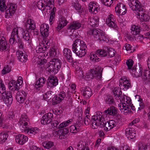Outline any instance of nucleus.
Returning <instances> with one entry per match:
<instances>
[{"mask_svg":"<svg viewBox=\"0 0 150 150\" xmlns=\"http://www.w3.org/2000/svg\"><path fill=\"white\" fill-rule=\"evenodd\" d=\"M46 70L50 73L54 72L55 73L57 72L56 69H55L54 66L51 60L47 64Z\"/></svg>","mask_w":150,"mask_h":150,"instance_id":"obj_35","label":"nucleus"},{"mask_svg":"<svg viewBox=\"0 0 150 150\" xmlns=\"http://www.w3.org/2000/svg\"><path fill=\"white\" fill-rule=\"evenodd\" d=\"M143 79L144 81L147 80L148 81H150V70H145L142 76Z\"/></svg>","mask_w":150,"mask_h":150,"instance_id":"obj_41","label":"nucleus"},{"mask_svg":"<svg viewBox=\"0 0 150 150\" xmlns=\"http://www.w3.org/2000/svg\"><path fill=\"white\" fill-rule=\"evenodd\" d=\"M131 86V84L129 80L127 79L125 77H122L120 80L119 86L121 89L126 91Z\"/></svg>","mask_w":150,"mask_h":150,"instance_id":"obj_10","label":"nucleus"},{"mask_svg":"<svg viewBox=\"0 0 150 150\" xmlns=\"http://www.w3.org/2000/svg\"><path fill=\"white\" fill-rule=\"evenodd\" d=\"M86 49L85 42L79 39L76 40L72 45V51L79 57H82L86 54Z\"/></svg>","mask_w":150,"mask_h":150,"instance_id":"obj_2","label":"nucleus"},{"mask_svg":"<svg viewBox=\"0 0 150 150\" xmlns=\"http://www.w3.org/2000/svg\"><path fill=\"white\" fill-rule=\"evenodd\" d=\"M53 92L50 91H47L43 95V98L45 100H50L53 97Z\"/></svg>","mask_w":150,"mask_h":150,"instance_id":"obj_44","label":"nucleus"},{"mask_svg":"<svg viewBox=\"0 0 150 150\" xmlns=\"http://www.w3.org/2000/svg\"><path fill=\"white\" fill-rule=\"evenodd\" d=\"M71 119H70L60 124L59 126V128H62L64 127L68 126L72 121Z\"/></svg>","mask_w":150,"mask_h":150,"instance_id":"obj_52","label":"nucleus"},{"mask_svg":"<svg viewBox=\"0 0 150 150\" xmlns=\"http://www.w3.org/2000/svg\"><path fill=\"white\" fill-rule=\"evenodd\" d=\"M92 33L93 36L100 41H106L108 40L105 33L101 30L93 29L92 30Z\"/></svg>","mask_w":150,"mask_h":150,"instance_id":"obj_7","label":"nucleus"},{"mask_svg":"<svg viewBox=\"0 0 150 150\" xmlns=\"http://www.w3.org/2000/svg\"><path fill=\"white\" fill-rule=\"evenodd\" d=\"M138 150H146L147 145L144 143L139 142L138 144Z\"/></svg>","mask_w":150,"mask_h":150,"instance_id":"obj_50","label":"nucleus"},{"mask_svg":"<svg viewBox=\"0 0 150 150\" xmlns=\"http://www.w3.org/2000/svg\"><path fill=\"white\" fill-rule=\"evenodd\" d=\"M103 68L100 66H96L95 68L89 70L88 73H86L85 78L93 79L95 78L99 79L102 76Z\"/></svg>","mask_w":150,"mask_h":150,"instance_id":"obj_5","label":"nucleus"},{"mask_svg":"<svg viewBox=\"0 0 150 150\" xmlns=\"http://www.w3.org/2000/svg\"><path fill=\"white\" fill-rule=\"evenodd\" d=\"M106 117L103 115L101 112L99 111L97 112L96 114L92 117V128L95 129L98 127H105V130L108 131L116 127L117 125L116 122L114 120L108 122Z\"/></svg>","mask_w":150,"mask_h":150,"instance_id":"obj_1","label":"nucleus"},{"mask_svg":"<svg viewBox=\"0 0 150 150\" xmlns=\"http://www.w3.org/2000/svg\"><path fill=\"white\" fill-rule=\"evenodd\" d=\"M143 70L142 66L138 64V65H137L133 67L132 73L136 77L142 76Z\"/></svg>","mask_w":150,"mask_h":150,"instance_id":"obj_15","label":"nucleus"},{"mask_svg":"<svg viewBox=\"0 0 150 150\" xmlns=\"http://www.w3.org/2000/svg\"><path fill=\"white\" fill-rule=\"evenodd\" d=\"M87 144L85 142L80 141L77 144L76 146L78 150H81L87 147Z\"/></svg>","mask_w":150,"mask_h":150,"instance_id":"obj_43","label":"nucleus"},{"mask_svg":"<svg viewBox=\"0 0 150 150\" xmlns=\"http://www.w3.org/2000/svg\"><path fill=\"white\" fill-rule=\"evenodd\" d=\"M125 48L126 50L128 53H130L132 52L133 51L131 50L132 47L129 44H125L123 48Z\"/></svg>","mask_w":150,"mask_h":150,"instance_id":"obj_63","label":"nucleus"},{"mask_svg":"<svg viewBox=\"0 0 150 150\" xmlns=\"http://www.w3.org/2000/svg\"><path fill=\"white\" fill-rule=\"evenodd\" d=\"M104 113L106 115H104L105 116H106L107 115H115L117 113V110L115 107L112 106L108 108L106 110H105Z\"/></svg>","mask_w":150,"mask_h":150,"instance_id":"obj_31","label":"nucleus"},{"mask_svg":"<svg viewBox=\"0 0 150 150\" xmlns=\"http://www.w3.org/2000/svg\"><path fill=\"white\" fill-rule=\"evenodd\" d=\"M45 2L44 3L42 2L39 1L37 3L36 5L38 8L40 10H41L43 13V11H44V5L45 4Z\"/></svg>","mask_w":150,"mask_h":150,"instance_id":"obj_51","label":"nucleus"},{"mask_svg":"<svg viewBox=\"0 0 150 150\" xmlns=\"http://www.w3.org/2000/svg\"><path fill=\"white\" fill-rule=\"evenodd\" d=\"M49 26L46 24H41L40 26V30L42 35L44 37H47L49 35Z\"/></svg>","mask_w":150,"mask_h":150,"instance_id":"obj_22","label":"nucleus"},{"mask_svg":"<svg viewBox=\"0 0 150 150\" xmlns=\"http://www.w3.org/2000/svg\"><path fill=\"white\" fill-rule=\"evenodd\" d=\"M63 55L69 62L72 61L71 52L70 49L65 48L63 50Z\"/></svg>","mask_w":150,"mask_h":150,"instance_id":"obj_29","label":"nucleus"},{"mask_svg":"<svg viewBox=\"0 0 150 150\" xmlns=\"http://www.w3.org/2000/svg\"><path fill=\"white\" fill-rule=\"evenodd\" d=\"M9 89L13 91L18 90L19 87L18 85L15 81L12 80L8 84Z\"/></svg>","mask_w":150,"mask_h":150,"instance_id":"obj_36","label":"nucleus"},{"mask_svg":"<svg viewBox=\"0 0 150 150\" xmlns=\"http://www.w3.org/2000/svg\"><path fill=\"white\" fill-rule=\"evenodd\" d=\"M128 5L131 9L135 11L136 14H139L138 12L143 10V7L137 0H129Z\"/></svg>","mask_w":150,"mask_h":150,"instance_id":"obj_9","label":"nucleus"},{"mask_svg":"<svg viewBox=\"0 0 150 150\" xmlns=\"http://www.w3.org/2000/svg\"><path fill=\"white\" fill-rule=\"evenodd\" d=\"M2 98L3 99L4 98H13L11 93L10 91H4V92L2 93Z\"/></svg>","mask_w":150,"mask_h":150,"instance_id":"obj_47","label":"nucleus"},{"mask_svg":"<svg viewBox=\"0 0 150 150\" xmlns=\"http://www.w3.org/2000/svg\"><path fill=\"white\" fill-rule=\"evenodd\" d=\"M18 123L22 132H23L26 128H28L30 122L29 119L25 114L24 113L21 115Z\"/></svg>","mask_w":150,"mask_h":150,"instance_id":"obj_8","label":"nucleus"},{"mask_svg":"<svg viewBox=\"0 0 150 150\" xmlns=\"http://www.w3.org/2000/svg\"><path fill=\"white\" fill-rule=\"evenodd\" d=\"M3 99L4 103L7 105V106L10 105L12 103L13 98H4Z\"/></svg>","mask_w":150,"mask_h":150,"instance_id":"obj_54","label":"nucleus"},{"mask_svg":"<svg viewBox=\"0 0 150 150\" xmlns=\"http://www.w3.org/2000/svg\"><path fill=\"white\" fill-rule=\"evenodd\" d=\"M83 96L86 98L90 97L92 95V92L91 89L88 87H83L81 88Z\"/></svg>","mask_w":150,"mask_h":150,"instance_id":"obj_24","label":"nucleus"},{"mask_svg":"<svg viewBox=\"0 0 150 150\" xmlns=\"http://www.w3.org/2000/svg\"><path fill=\"white\" fill-rule=\"evenodd\" d=\"M99 18L97 16L90 18L89 19L88 24L92 27L97 26L98 25Z\"/></svg>","mask_w":150,"mask_h":150,"instance_id":"obj_27","label":"nucleus"},{"mask_svg":"<svg viewBox=\"0 0 150 150\" xmlns=\"http://www.w3.org/2000/svg\"><path fill=\"white\" fill-rule=\"evenodd\" d=\"M45 82V79L44 77H40L36 81L35 85V87L37 90H39L42 87Z\"/></svg>","mask_w":150,"mask_h":150,"instance_id":"obj_33","label":"nucleus"},{"mask_svg":"<svg viewBox=\"0 0 150 150\" xmlns=\"http://www.w3.org/2000/svg\"><path fill=\"white\" fill-rule=\"evenodd\" d=\"M23 30V29L20 28H14L12 30L11 35L15 37H17L18 38H19L18 35V30Z\"/></svg>","mask_w":150,"mask_h":150,"instance_id":"obj_46","label":"nucleus"},{"mask_svg":"<svg viewBox=\"0 0 150 150\" xmlns=\"http://www.w3.org/2000/svg\"><path fill=\"white\" fill-rule=\"evenodd\" d=\"M8 45L5 38L3 37H0V51L7 50Z\"/></svg>","mask_w":150,"mask_h":150,"instance_id":"obj_28","label":"nucleus"},{"mask_svg":"<svg viewBox=\"0 0 150 150\" xmlns=\"http://www.w3.org/2000/svg\"><path fill=\"white\" fill-rule=\"evenodd\" d=\"M8 134L6 132H3L0 133V144H3L7 140Z\"/></svg>","mask_w":150,"mask_h":150,"instance_id":"obj_39","label":"nucleus"},{"mask_svg":"<svg viewBox=\"0 0 150 150\" xmlns=\"http://www.w3.org/2000/svg\"><path fill=\"white\" fill-rule=\"evenodd\" d=\"M101 1L103 4L108 6H110L113 2V0H101Z\"/></svg>","mask_w":150,"mask_h":150,"instance_id":"obj_58","label":"nucleus"},{"mask_svg":"<svg viewBox=\"0 0 150 150\" xmlns=\"http://www.w3.org/2000/svg\"><path fill=\"white\" fill-rule=\"evenodd\" d=\"M79 127H76L74 125H71L70 127V132L73 133H76L79 130Z\"/></svg>","mask_w":150,"mask_h":150,"instance_id":"obj_60","label":"nucleus"},{"mask_svg":"<svg viewBox=\"0 0 150 150\" xmlns=\"http://www.w3.org/2000/svg\"><path fill=\"white\" fill-rule=\"evenodd\" d=\"M135 129L133 127H129L126 129L125 130L126 135L129 139H132L134 140L135 138Z\"/></svg>","mask_w":150,"mask_h":150,"instance_id":"obj_16","label":"nucleus"},{"mask_svg":"<svg viewBox=\"0 0 150 150\" xmlns=\"http://www.w3.org/2000/svg\"><path fill=\"white\" fill-rule=\"evenodd\" d=\"M53 115L52 112L46 113L43 115L40 121L42 124L45 125L50 123L52 121Z\"/></svg>","mask_w":150,"mask_h":150,"instance_id":"obj_12","label":"nucleus"},{"mask_svg":"<svg viewBox=\"0 0 150 150\" xmlns=\"http://www.w3.org/2000/svg\"><path fill=\"white\" fill-rule=\"evenodd\" d=\"M120 101L121 103L119 104V107L121 112L127 114L131 112L130 108L131 100L129 97L122 95L120 96Z\"/></svg>","mask_w":150,"mask_h":150,"instance_id":"obj_4","label":"nucleus"},{"mask_svg":"<svg viewBox=\"0 0 150 150\" xmlns=\"http://www.w3.org/2000/svg\"><path fill=\"white\" fill-rule=\"evenodd\" d=\"M105 102L109 104H112L114 102L112 97L110 95H108L105 98Z\"/></svg>","mask_w":150,"mask_h":150,"instance_id":"obj_53","label":"nucleus"},{"mask_svg":"<svg viewBox=\"0 0 150 150\" xmlns=\"http://www.w3.org/2000/svg\"><path fill=\"white\" fill-rule=\"evenodd\" d=\"M126 64L127 66L128 69H131L133 64V61L131 59H129L127 61Z\"/></svg>","mask_w":150,"mask_h":150,"instance_id":"obj_62","label":"nucleus"},{"mask_svg":"<svg viewBox=\"0 0 150 150\" xmlns=\"http://www.w3.org/2000/svg\"><path fill=\"white\" fill-rule=\"evenodd\" d=\"M115 11L119 14L122 15H124L127 12L125 6L122 3H119L115 7Z\"/></svg>","mask_w":150,"mask_h":150,"instance_id":"obj_14","label":"nucleus"},{"mask_svg":"<svg viewBox=\"0 0 150 150\" xmlns=\"http://www.w3.org/2000/svg\"><path fill=\"white\" fill-rule=\"evenodd\" d=\"M74 6L77 10L80 11L81 10V6L78 3V1L77 0H75Z\"/></svg>","mask_w":150,"mask_h":150,"instance_id":"obj_61","label":"nucleus"},{"mask_svg":"<svg viewBox=\"0 0 150 150\" xmlns=\"http://www.w3.org/2000/svg\"><path fill=\"white\" fill-rule=\"evenodd\" d=\"M18 59L22 62H26L27 59V55L23 53L21 51L18 50L16 52Z\"/></svg>","mask_w":150,"mask_h":150,"instance_id":"obj_26","label":"nucleus"},{"mask_svg":"<svg viewBox=\"0 0 150 150\" xmlns=\"http://www.w3.org/2000/svg\"><path fill=\"white\" fill-rule=\"evenodd\" d=\"M143 10L140 11V12H138L139 14H136L137 16V17L140 18L142 21H149V17L148 15L144 13L145 10L143 8Z\"/></svg>","mask_w":150,"mask_h":150,"instance_id":"obj_23","label":"nucleus"},{"mask_svg":"<svg viewBox=\"0 0 150 150\" xmlns=\"http://www.w3.org/2000/svg\"><path fill=\"white\" fill-rule=\"evenodd\" d=\"M57 54V52L55 49L54 48H52L50 50L49 55L50 57H56Z\"/></svg>","mask_w":150,"mask_h":150,"instance_id":"obj_57","label":"nucleus"},{"mask_svg":"<svg viewBox=\"0 0 150 150\" xmlns=\"http://www.w3.org/2000/svg\"><path fill=\"white\" fill-rule=\"evenodd\" d=\"M28 140V137L23 134L16 135L15 137V141L19 144H24Z\"/></svg>","mask_w":150,"mask_h":150,"instance_id":"obj_20","label":"nucleus"},{"mask_svg":"<svg viewBox=\"0 0 150 150\" xmlns=\"http://www.w3.org/2000/svg\"><path fill=\"white\" fill-rule=\"evenodd\" d=\"M105 49H107V54H108V55L110 57H113L115 56V51L113 49L106 47L105 48Z\"/></svg>","mask_w":150,"mask_h":150,"instance_id":"obj_48","label":"nucleus"},{"mask_svg":"<svg viewBox=\"0 0 150 150\" xmlns=\"http://www.w3.org/2000/svg\"><path fill=\"white\" fill-rule=\"evenodd\" d=\"M25 25L26 29L34 30L35 28V21L30 18H27L25 20Z\"/></svg>","mask_w":150,"mask_h":150,"instance_id":"obj_21","label":"nucleus"},{"mask_svg":"<svg viewBox=\"0 0 150 150\" xmlns=\"http://www.w3.org/2000/svg\"><path fill=\"white\" fill-rule=\"evenodd\" d=\"M58 80L57 77L50 76L47 80V86L48 88H52L56 86L58 84Z\"/></svg>","mask_w":150,"mask_h":150,"instance_id":"obj_11","label":"nucleus"},{"mask_svg":"<svg viewBox=\"0 0 150 150\" xmlns=\"http://www.w3.org/2000/svg\"><path fill=\"white\" fill-rule=\"evenodd\" d=\"M62 100L58 96H56L55 98L53 99V103L54 105L60 103Z\"/></svg>","mask_w":150,"mask_h":150,"instance_id":"obj_64","label":"nucleus"},{"mask_svg":"<svg viewBox=\"0 0 150 150\" xmlns=\"http://www.w3.org/2000/svg\"><path fill=\"white\" fill-rule=\"evenodd\" d=\"M17 43L19 49L20 50H23L24 48V44L23 42L21 40L20 38L18 39Z\"/></svg>","mask_w":150,"mask_h":150,"instance_id":"obj_56","label":"nucleus"},{"mask_svg":"<svg viewBox=\"0 0 150 150\" xmlns=\"http://www.w3.org/2000/svg\"><path fill=\"white\" fill-rule=\"evenodd\" d=\"M38 129L37 128H30L28 127V128H26L25 130L23 131L28 134H30L32 137H34V135L38 132Z\"/></svg>","mask_w":150,"mask_h":150,"instance_id":"obj_30","label":"nucleus"},{"mask_svg":"<svg viewBox=\"0 0 150 150\" xmlns=\"http://www.w3.org/2000/svg\"><path fill=\"white\" fill-rule=\"evenodd\" d=\"M103 50L99 49L97 50L95 53H91L90 54V59L94 62H97L100 60V59L98 57H104L106 56L107 55V49Z\"/></svg>","mask_w":150,"mask_h":150,"instance_id":"obj_6","label":"nucleus"},{"mask_svg":"<svg viewBox=\"0 0 150 150\" xmlns=\"http://www.w3.org/2000/svg\"><path fill=\"white\" fill-rule=\"evenodd\" d=\"M68 23V22L65 18H62L59 19L58 23L64 27L67 25Z\"/></svg>","mask_w":150,"mask_h":150,"instance_id":"obj_55","label":"nucleus"},{"mask_svg":"<svg viewBox=\"0 0 150 150\" xmlns=\"http://www.w3.org/2000/svg\"><path fill=\"white\" fill-rule=\"evenodd\" d=\"M115 19L114 16L110 14L107 17L106 19V23L108 26L110 28L116 29L117 26L116 24L115 21Z\"/></svg>","mask_w":150,"mask_h":150,"instance_id":"obj_13","label":"nucleus"},{"mask_svg":"<svg viewBox=\"0 0 150 150\" xmlns=\"http://www.w3.org/2000/svg\"><path fill=\"white\" fill-rule=\"evenodd\" d=\"M69 132L67 129H64L63 130H58L54 131L53 132V134L54 137H59L60 139H64L65 137V135Z\"/></svg>","mask_w":150,"mask_h":150,"instance_id":"obj_18","label":"nucleus"},{"mask_svg":"<svg viewBox=\"0 0 150 150\" xmlns=\"http://www.w3.org/2000/svg\"><path fill=\"white\" fill-rule=\"evenodd\" d=\"M121 89L120 87V88L115 87L113 90V94L115 96H116V98L120 97V96L122 95Z\"/></svg>","mask_w":150,"mask_h":150,"instance_id":"obj_42","label":"nucleus"},{"mask_svg":"<svg viewBox=\"0 0 150 150\" xmlns=\"http://www.w3.org/2000/svg\"><path fill=\"white\" fill-rule=\"evenodd\" d=\"M136 99L139 102V107L138 108L139 110H141L144 107V105L143 103L142 102V99L140 98V96L139 95H137L135 96Z\"/></svg>","mask_w":150,"mask_h":150,"instance_id":"obj_45","label":"nucleus"},{"mask_svg":"<svg viewBox=\"0 0 150 150\" xmlns=\"http://www.w3.org/2000/svg\"><path fill=\"white\" fill-rule=\"evenodd\" d=\"M16 6L15 4H10L7 6L6 0H0V10L5 11V16L6 18H8L12 16L15 12Z\"/></svg>","mask_w":150,"mask_h":150,"instance_id":"obj_3","label":"nucleus"},{"mask_svg":"<svg viewBox=\"0 0 150 150\" xmlns=\"http://www.w3.org/2000/svg\"><path fill=\"white\" fill-rule=\"evenodd\" d=\"M131 33L132 35H136L138 34L140 31L139 27L135 25H133L131 27Z\"/></svg>","mask_w":150,"mask_h":150,"instance_id":"obj_38","label":"nucleus"},{"mask_svg":"<svg viewBox=\"0 0 150 150\" xmlns=\"http://www.w3.org/2000/svg\"><path fill=\"white\" fill-rule=\"evenodd\" d=\"M99 6L96 2H90L89 4L88 8L89 12L93 14H96L99 10Z\"/></svg>","mask_w":150,"mask_h":150,"instance_id":"obj_17","label":"nucleus"},{"mask_svg":"<svg viewBox=\"0 0 150 150\" xmlns=\"http://www.w3.org/2000/svg\"><path fill=\"white\" fill-rule=\"evenodd\" d=\"M26 96L27 94L25 92L23 91H20L17 93L16 98L19 103H21L24 102Z\"/></svg>","mask_w":150,"mask_h":150,"instance_id":"obj_19","label":"nucleus"},{"mask_svg":"<svg viewBox=\"0 0 150 150\" xmlns=\"http://www.w3.org/2000/svg\"><path fill=\"white\" fill-rule=\"evenodd\" d=\"M46 49V46L45 45H43L42 43H40L39 45L36 48V51L38 53L42 52Z\"/></svg>","mask_w":150,"mask_h":150,"instance_id":"obj_40","label":"nucleus"},{"mask_svg":"<svg viewBox=\"0 0 150 150\" xmlns=\"http://www.w3.org/2000/svg\"><path fill=\"white\" fill-rule=\"evenodd\" d=\"M11 70V68L8 65H6L4 67V69L1 71V73L2 74H5L9 72Z\"/></svg>","mask_w":150,"mask_h":150,"instance_id":"obj_59","label":"nucleus"},{"mask_svg":"<svg viewBox=\"0 0 150 150\" xmlns=\"http://www.w3.org/2000/svg\"><path fill=\"white\" fill-rule=\"evenodd\" d=\"M81 27V23L77 21H74L71 23L68 27V29L71 30L78 29Z\"/></svg>","mask_w":150,"mask_h":150,"instance_id":"obj_37","label":"nucleus"},{"mask_svg":"<svg viewBox=\"0 0 150 150\" xmlns=\"http://www.w3.org/2000/svg\"><path fill=\"white\" fill-rule=\"evenodd\" d=\"M45 1V4L44 7V11L43 12H45L48 10H50L53 7V4L54 3V0H44Z\"/></svg>","mask_w":150,"mask_h":150,"instance_id":"obj_32","label":"nucleus"},{"mask_svg":"<svg viewBox=\"0 0 150 150\" xmlns=\"http://www.w3.org/2000/svg\"><path fill=\"white\" fill-rule=\"evenodd\" d=\"M44 147L47 149H49L54 145L53 143L51 142H45L42 143Z\"/></svg>","mask_w":150,"mask_h":150,"instance_id":"obj_49","label":"nucleus"},{"mask_svg":"<svg viewBox=\"0 0 150 150\" xmlns=\"http://www.w3.org/2000/svg\"><path fill=\"white\" fill-rule=\"evenodd\" d=\"M54 66L55 69H56L58 72L59 69L61 68L62 65L61 61L57 58H54L51 60Z\"/></svg>","mask_w":150,"mask_h":150,"instance_id":"obj_34","label":"nucleus"},{"mask_svg":"<svg viewBox=\"0 0 150 150\" xmlns=\"http://www.w3.org/2000/svg\"><path fill=\"white\" fill-rule=\"evenodd\" d=\"M22 33L23 38L25 41L27 42L28 45H30L31 43V39L29 31L27 30H23V29Z\"/></svg>","mask_w":150,"mask_h":150,"instance_id":"obj_25","label":"nucleus"}]
</instances>
